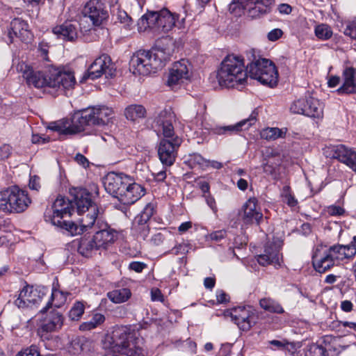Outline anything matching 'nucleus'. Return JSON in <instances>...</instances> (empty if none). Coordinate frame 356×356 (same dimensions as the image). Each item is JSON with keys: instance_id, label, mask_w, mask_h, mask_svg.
I'll use <instances>...</instances> for the list:
<instances>
[{"instance_id": "nucleus-1", "label": "nucleus", "mask_w": 356, "mask_h": 356, "mask_svg": "<svg viewBox=\"0 0 356 356\" xmlns=\"http://www.w3.org/2000/svg\"><path fill=\"white\" fill-rule=\"evenodd\" d=\"M109 343L105 347L103 356H147V351L144 350L140 339L136 338L127 327H115L111 337L106 339Z\"/></svg>"}, {"instance_id": "nucleus-2", "label": "nucleus", "mask_w": 356, "mask_h": 356, "mask_svg": "<svg viewBox=\"0 0 356 356\" xmlns=\"http://www.w3.org/2000/svg\"><path fill=\"white\" fill-rule=\"evenodd\" d=\"M356 254V236L348 245L336 244L330 247L317 248L312 257L314 269L323 273L344 260L353 258Z\"/></svg>"}, {"instance_id": "nucleus-3", "label": "nucleus", "mask_w": 356, "mask_h": 356, "mask_svg": "<svg viewBox=\"0 0 356 356\" xmlns=\"http://www.w3.org/2000/svg\"><path fill=\"white\" fill-rule=\"evenodd\" d=\"M216 78L222 88H234L243 84L248 78L243 60L233 54L227 56L216 71Z\"/></svg>"}, {"instance_id": "nucleus-4", "label": "nucleus", "mask_w": 356, "mask_h": 356, "mask_svg": "<svg viewBox=\"0 0 356 356\" xmlns=\"http://www.w3.org/2000/svg\"><path fill=\"white\" fill-rule=\"evenodd\" d=\"M246 55L250 60L246 69L248 70L250 76L264 86L270 88L276 86L278 73L274 63L268 59L261 58L254 49L248 51Z\"/></svg>"}, {"instance_id": "nucleus-5", "label": "nucleus", "mask_w": 356, "mask_h": 356, "mask_svg": "<svg viewBox=\"0 0 356 356\" xmlns=\"http://www.w3.org/2000/svg\"><path fill=\"white\" fill-rule=\"evenodd\" d=\"M17 70L22 73L29 85H33L36 88H56L60 87L61 84L63 86V74L54 67L47 66L42 70L33 72L26 63H20L17 65Z\"/></svg>"}, {"instance_id": "nucleus-6", "label": "nucleus", "mask_w": 356, "mask_h": 356, "mask_svg": "<svg viewBox=\"0 0 356 356\" xmlns=\"http://www.w3.org/2000/svg\"><path fill=\"white\" fill-rule=\"evenodd\" d=\"M70 198L68 197V214L70 215V206L76 207V212L79 216H83L79 222L87 221L88 222H95L97 219L101 220L102 213L99 208L92 199L91 194L85 188H72L68 192Z\"/></svg>"}, {"instance_id": "nucleus-7", "label": "nucleus", "mask_w": 356, "mask_h": 356, "mask_svg": "<svg viewBox=\"0 0 356 356\" xmlns=\"http://www.w3.org/2000/svg\"><path fill=\"white\" fill-rule=\"evenodd\" d=\"M167 59L160 49L154 51L139 50L132 56L130 66L134 69V74L145 76L163 68Z\"/></svg>"}, {"instance_id": "nucleus-8", "label": "nucleus", "mask_w": 356, "mask_h": 356, "mask_svg": "<svg viewBox=\"0 0 356 356\" xmlns=\"http://www.w3.org/2000/svg\"><path fill=\"white\" fill-rule=\"evenodd\" d=\"M1 200L4 202L1 206H6V209L17 213L26 210L31 201L27 192L20 189L18 186H13L0 194ZM2 209L5 208L1 207Z\"/></svg>"}, {"instance_id": "nucleus-9", "label": "nucleus", "mask_w": 356, "mask_h": 356, "mask_svg": "<svg viewBox=\"0 0 356 356\" xmlns=\"http://www.w3.org/2000/svg\"><path fill=\"white\" fill-rule=\"evenodd\" d=\"M116 68L111 57L107 54H102L97 57L88 67L83 79L95 80L105 75L106 78H113L115 76Z\"/></svg>"}, {"instance_id": "nucleus-10", "label": "nucleus", "mask_w": 356, "mask_h": 356, "mask_svg": "<svg viewBox=\"0 0 356 356\" xmlns=\"http://www.w3.org/2000/svg\"><path fill=\"white\" fill-rule=\"evenodd\" d=\"M292 113L303 115L312 118H322L323 116V105L314 97L299 99L292 102L290 106Z\"/></svg>"}, {"instance_id": "nucleus-11", "label": "nucleus", "mask_w": 356, "mask_h": 356, "mask_svg": "<svg viewBox=\"0 0 356 356\" xmlns=\"http://www.w3.org/2000/svg\"><path fill=\"white\" fill-rule=\"evenodd\" d=\"M182 143L179 136L172 139H161L158 147V155L161 162L165 166L174 164L177 156L178 149Z\"/></svg>"}, {"instance_id": "nucleus-12", "label": "nucleus", "mask_w": 356, "mask_h": 356, "mask_svg": "<svg viewBox=\"0 0 356 356\" xmlns=\"http://www.w3.org/2000/svg\"><path fill=\"white\" fill-rule=\"evenodd\" d=\"M47 292L48 289L45 287L26 286L21 290L15 304L19 308L31 307L41 302Z\"/></svg>"}, {"instance_id": "nucleus-13", "label": "nucleus", "mask_w": 356, "mask_h": 356, "mask_svg": "<svg viewBox=\"0 0 356 356\" xmlns=\"http://www.w3.org/2000/svg\"><path fill=\"white\" fill-rule=\"evenodd\" d=\"M258 111L257 109L252 111L249 118L244 119L235 124L227 126H215L211 129V133L218 136H232L238 134L242 130L248 129L257 121Z\"/></svg>"}, {"instance_id": "nucleus-14", "label": "nucleus", "mask_w": 356, "mask_h": 356, "mask_svg": "<svg viewBox=\"0 0 356 356\" xmlns=\"http://www.w3.org/2000/svg\"><path fill=\"white\" fill-rule=\"evenodd\" d=\"M130 177L122 172H110L103 178L106 192L114 197H121Z\"/></svg>"}, {"instance_id": "nucleus-15", "label": "nucleus", "mask_w": 356, "mask_h": 356, "mask_svg": "<svg viewBox=\"0 0 356 356\" xmlns=\"http://www.w3.org/2000/svg\"><path fill=\"white\" fill-rule=\"evenodd\" d=\"M83 13L96 26L101 25L108 16L102 0H89L84 7Z\"/></svg>"}, {"instance_id": "nucleus-16", "label": "nucleus", "mask_w": 356, "mask_h": 356, "mask_svg": "<svg viewBox=\"0 0 356 356\" xmlns=\"http://www.w3.org/2000/svg\"><path fill=\"white\" fill-rule=\"evenodd\" d=\"M239 5L252 18L258 17L270 11L274 0H237Z\"/></svg>"}, {"instance_id": "nucleus-17", "label": "nucleus", "mask_w": 356, "mask_h": 356, "mask_svg": "<svg viewBox=\"0 0 356 356\" xmlns=\"http://www.w3.org/2000/svg\"><path fill=\"white\" fill-rule=\"evenodd\" d=\"M232 321L238 325L239 329L248 331L254 323V315L250 307H238L232 309L230 312Z\"/></svg>"}, {"instance_id": "nucleus-18", "label": "nucleus", "mask_w": 356, "mask_h": 356, "mask_svg": "<svg viewBox=\"0 0 356 356\" xmlns=\"http://www.w3.org/2000/svg\"><path fill=\"white\" fill-rule=\"evenodd\" d=\"M172 118L171 113L164 110L161 111L154 120V127L162 134L163 139H172L177 136L175 135Z\"/></svg>"}, {"instance_id": "nucleus-19", "label": "nucleus", "mask_w": 356, "mask_h": 356, "mask_svg": "<svg viewBox=\"0 0 356 356\" xmlns=\"http://www.w3.org/2000/svg\"><path fill=\"white\" fill-rule=\"evenodd\" d=\"M188 60L181 59L179 61L175 62L170 69L167 85L173 88L183 82L184 79H188Z\"/></svg>"}, {"instance_id": "nucleus-20", "label": "nucleus", "mask_w": 356, "mask_h": 356, "mask_svg": "<svg viewBox=\"0 0 356 356\" xmlns=\"http://www.w3.org/2000/svg\"><path fill=\"white\" fill-rule=\"evenodd\" d=\"M93 126H105L112 122L114 112L112 108L106 106H97L88 108Z\"/></svg>"}, {"instance_id": "nucleus-21", "label": "nucleus", "mask_w": 356, "mask_h": 356, "mask_svg": "<svg viewBox=\"0 0 356 356\" xmlns=\"http://www.w3.org/2000/svg\"><path fill=\"white\" fill-rule=\"evenodd\" d=\"M280 243H277L276 242L266 243L264 246V253L256 257L257 261L263 266L273 264L280 265Z\"/></svg>"}, {"instance_id": "nucleus-22", "label": "nucleus", "mask_w": 356, "mask_h": 356, "mask_svg": "<svg viewBox=\"0 0 356 356\" xmlns=\"http://www.w3.org/2000/svg\"><path fill=\"white\" fill-rule=\"evenodd\" d=\"M63 323V318L58 312L52 310L43 320L41 321L38 333L41 337H45L47 333L52 332L60 329Z\"/></svg>"}, {"instance_id": "nucleus-23", "label": "nucleus", "mask_w": 356, "mask_h": 356, "mask_svg": "<svg viewBox=\"0 0 356 356\" xmlns=\"http://www.w3.org/2000/svg\"><path fill=\"white\" fill-rule=\"evenodd\" d=\"M331 156L345 163L356 172V152L344 145H338L330 148Z\"/></svg>"}, {"instance_id": "nucleus-24", "label": "nucleus", "mask_w": 356, "mask_h": 356, "mask_svg": "<svg viewBox=\"0 0 356 356\" xmlns=\"http://www.w3.org/2000/svg\"><path fill=\"white\" fill-rule=\"evenodd\" d=\"M88 108L75 112L70 118L68 134L81 132L86 127L93 126Z\"/></svg>"}, {"instance_id": "nucleus-25", "label": "nucleus", "mask_w": 356, "mask_h": 356, "mask_svg": "<svg viewBox=\"0 0 356 356\" xmlns=\"http://www.w3.org/2000/svg\"><path fill=\"white\" fill-rule=\"evenodd\" d=\"M146 189L142 185L132 182L131 177L120 197L125 204H132L145 195Z\"/></svg>"}, {"instance_id": "nucleus-26", "label": "nucleus", "mask_w": 356, "mask_h": 356, "mask_svg": "<svg viewBox=\"0 0 356 356\" xmlns=\"http://www.w3.org/2000/svg\"><path fill=\"white\" fill-rule=\"evenodd\" d=\"M243 220L250 222H259L263 218L258 200L255 197H250L243 205Z\"/></svg>"}, {"instance_id": "nucleus-27", "label": "nucleus", "mask_w": 356, "mask_h": 356, "mask_svg": "<svg viewBox=\"0 0 356 356\" xmlns=\"http://www.w3.org/2000/svg\"><path fill=\"white\" fill-rule=\"evenodd\" d=\"M10 42H13V36L19 38L22 41L28 42L31 39L32 35L29 29V25L21 18H15L10 23L9 31Z\"/></svg>"}, {"instance_id": "nucleus-28", "label": "nucleus", "mask_w": 356, "mask_h": 356, "mask_svg": "<svg viewBox=\"0 0 356 356\" xmlns=\"http://www.w3.org/2000/svg\"><path fill=\"white\" fill-rule=\"evenodd\" d=\"M343 84L337 90L339 95L356 93V70L353 67H348L343 72Z\"/></svg>"}, {"instance_id": "nucleus-29", "label": "nucleus", "mask_w": 356, "mask_h": 356, "mask_svg": "<svg viewBox=\"0 0 356 356\" xmlns=\"http://www.w3.org/2000/svg\"><path fill=\"white\" fill-rule=\"evenodd\" d=\"M117 236V232L114 229L106 227L96 232L93 236V239L99 250H106L110 244L114 243Z\"/></svg>"}, {"instance_id": "nucleus-30", "label": "nucleus", "mask_w": 356, "mask_h": 356, "mask_svg": "<svg viewBox=\"0 0 356 356\" xmlns=\"http://www.w3.org/2000/svg\"><path fill=\"white\" fill-rule=\"evenodd\" d=\"M93 351L92 343L88 340L76 339L68 346V353L74 355L88 356Z\"/></svg>"}, {"instance_id": "nucleus-31", "label": "nucleus", "mask_w": 356, "mask_h": 356, "mask_svg": "<svg viewBox=\"0 0 356 356\" xmlns=\"http://www.w3.org/2000/svg\"><path fill=\"white\" fill-rule=\"evenodd\" d=\"M177 19L178 15L170 13L168 9H162L159 10V28L167 33L175 26Z\"/></svg>"}, {"instance_id": "nucleus-32", "label": "nucleus", "mask_w": 356, "mask_h": 356, "mask_svg": "<svg viewBox=\"0 0 356 356\" xmlns=\"http://www.w3.org/2000/svg\"><path fill=\"white\" fill-rule=\"evenodd\" d=\"M71 248H76L79 253L84 257H89L95 250H99L94 239H81L80 241H74L70 245Z\"/></svg>"}, {"instance_id": "nucleus-33", "label": "nucleus", "mask_w": 356, "mask_h": 356, "mask_svg": "<svg viewBox=\"0 0 356 356\" xmlns=\"http://www.w3.org/2000/svg\"><path fill=\"white\" fill-rule=\"evenodd\" d=\"M51 222H61V220L67 214V205L65 197L58 195L52 205Z\"/></svg>"}, {"instance_id": "nucleus-34", "label": "nucleus", "mask_w": 356, "mask_h": 356, "mask_svg": "<svg viewBox=\"0 0 356 356\" xmlns=\"http://www.w3.org/2000/svg\"><path fill=\"white\" fill-rule=\"evenodd\" d=\"M107 298L113 303L120 304L127 302L131 296L129 288L116 289L107 293Z\"/></svg>"}, {"instance_id": "nucleus-35", "label": "nucleus", "mask_w": 356, "mask_h": 356, "mask_svg": "<svg viewBox=\"0 0 356 356\" xmlns=\"http://www.w3.org/2000/svg\"><path fill=\"white\" fill-rule=\"evenodd\" d=\"M66 296L63 292L57 289H53L51 296V300H48L46 306L40 310L42 314L47 312L48 309L52 306L59 308L65 304Z\"/></svg>"}, {"instance_id": "nucleus-36", "label": "nucleus", "mask_w": 356, "mask_h": 356, "mask_svg": "<svg viewBox=\"0 0 356 356\" xmlns=\"http://www.w3.org/2000/svg\"><path fill=\"white\" fill-rule=\"evenodd\" d=\"M124 115L127 120L134 121L138 118H145L146 115V109L143 105L131 104L125 108Z\"/></svg>"}, {"instance_id": "nucleus-37", "label": "nucleus", "mask_w": 356, "mask_h": 356, "mask_svg": "<svg viewBox=\"0 0 356 356\" xmlns=\"http://www.w3.org/2000/svg\"><path fill=\"white\" fill-rule=\"evenodd\" d=\"M260 307L270 313L283 314L284 310L282 305L275 300L270 298H264L259 301Z\"/></svg>"}, {"instance_id": "nucleus-38", "label": "nucleus", "mask_w": 356, "mask_h": 356, "mask_svg": "<svg viewBox=\"0 0 356 356\" xmlns=\"http://www.w3.org/2000/svg\"><path fill=\"white\" fill-rule=\"evenodd\" d=\"M105 321V316L99 313H96L92 315V318L89 321L83 322L79 325L81 331H90L99 325H102Z\"/></svg>"}, {"instance_id": "nucleus-39", "label": "nucleus", "mask_w": 356, "mask_h": 356, "mask_svg": "<svg viewBox=\"0 0 356 356\" xmlns=\"http://www.w3.org/2000/svg\"><path fill=\"white\" fill-rule=\"evenodd\" d=\"M47 129L56 133L60 139H65L67 136V120H61L51 122L47 125Z\"/></svg>"}, {"instance_id": "nucleus-40", "label": "nucleus", "mask_w": 356, "mask_h": 356, "mask_svg": "<svg viewBox=\"0 0 356 356\" xmlns=\"http://www.w3.org/2000/svg\"><path fill=\"white\" fill-rule=\"evenodd\" d=\"M261 138L268 140H275L280 138H284L286 131H283L277 127H268L261 132Z\"/></svg>"}, {"instance_id": "nucleus-41", "label": "nucleus", "mask_w": 356, "mask_h": 356, "mask_svg": "<svg viewBox=\"0 0 356 356\" xmlns=\"http://www.w3.org/2000/svg\"><path fill=\"white\" fill-rule=\"evenodd\" d=\"M315 35L321 40H327L333 35L331 27L326 24H321L315 26Z\"/></svg>"}, {"instance_id": "nucleus-42", "label": "nucleus", "mask_w": 356, "mask_h": 356, "mask_svg": "<svg viewBox=\"0 0 356 356\" xmlns=\"http://www.w3.org/2000/svg\"><path fill=\"white\" fill-rule=\"evenodd\" d=\"M281 197L282 201L286 203L289 207L293 208L298 205V200L292 194L291 187L289 186H284L282 190Z\"/></svg>"}, {"instance_id": "nucleus-43", "label": "nucleus", "mask_w": 356, "mask_h": 356, "mask_svg": "<svg viewBox=\"0 0 356 356\" xmlns=\"http://www.w3.org/2000/svg\"><path fill=\"white\" fill-rule=\"evenodd\" d=\"M85 306L82 302L76 301L68 312L72 321H79L84 313Z\"/></svg>"}, {"instance_id": "nucleus-44", "label": "nucleus", "mask_w": 356, "mask_h": 356, "mask_svg": "<svg viewBox=\"0 0 356 356\" xmlns=\"http://www.w3.org/2000/svg\"><path fill=\"white\" fill-rule=\"evenodd\" d=\"M94 224H68V234L72 236L88 232Z\"/></svg>"}, {"instance_id": "nucleus-45", "label": "nucleus", "mask_w": 356, "mask_h": 356, "mask_svg": "<svg viewBox=\"0 0 356 356\" xmlns=\"http://www.w3.org/2000/svg\"><path fill=\"white\" fill-rule=\"evenodd\" d=\"M343 33L351 39L356 40V17L346 22Z\"/></svg>"}, {"instance_id": "nucleus-46", "label": "nucleus", "mask_w": 356, "mask_h": 356, "mask_svg": "<svg viewBox=\"0 0 356 356\" xmlns=\"http://www.w3.org/2000/svg\"><path fill=\"white\" fill-rule=\"evenodd\" d=\"M307 356H328V354L324 346L313 343L309 346Z\"/></svg>"}, {"instance_id": "nucleus-47", "label": "nucleus", "mask_w": 356, "mask_h": 356, "mask_svg": "<svg viewBox=\"0 0 356 356\" xmlns=\"http://www.w3.org/2000/svg\"><path fill=\"white\" fill-rule=\"evenodd\" d=\"M154 215V208L151 205H147L140 214V219L138 222H148L152 220Z\"/></svg>"}, {"instance_id": "nucleus-48", "label": "nucleus", "mask_w": 356, "mask_h": 356, "mask_svg": "<svg viewBox=\"0 0 356 356\" xmlns=\"http://www.w3.org/2000/svg\"><path fill=\"white\" fill-rule=\"evenodd\" d=\"M118 18L120 23L124 24L126 29L131 30L132 29L134 24L133 19L126 12H119Z\"/></svg>"}, {"instance_id": "nucleus-49", "label": "nucleus", "mask_w": 356, "mask_h": 356, "mask_svg": "<svg viewBox=\"0 0 356 356\" xmlns=\"http://www.w3.org/2000/svg\"><path fill=\"white\" fill-rule=\"evenodd\" d=\"M143 15L146 16L151 28L154 26L159 28V11L147 12Z\"/></svg>"}, {"instance_id": "nucleus-50", "label": "nucleus", "mask_w": 356, "mask_h": 356, "mask_svg": "<svg viewBox=\"0 0 356 356\" xmlns=\"http://www.w3.org/2000/svg\"><path fill=\"white\" fill-rule=\"evenodd\" d=\"M73 160L76 163L79 165L81 166L84 169H88L90 168V162L89 160L82 154L77 153L74 157Z\"/></svg>"}, {"instance_id": "nucleus-51", "label": "nucleus", "mask_w": 356, "mask_h": 356, "mask_svg": "<svg viewBox=\"0 0 356 356\" xmlns=\"http://www.w3.org/2000/svg\"><path fill=\"white\" fill-rule=\"evenodd\" d=\"M52 32L58 38H63L65 40L67 38V25L65 24V22L63 23L61 25L54 27Z\"/></svg>"}, {"instance_id": "nucleus-52", "label": "nucleus", "mask_w": 356, "mask_h": 356, "mask_svg": "<svg viewBox=\"0 0 356 356\" xmlns=\"http://www.w3.org/2000/svg\"><path fill=\"white\" fill-rule=\"evenodd\" d=\"M146 267L147 264L140 261H132L129 265V268L136 273H141Z\"/></svg>"}, {"instance_id": "nucleus-53", "label": "nucleus", "mask_w": 356, "mask_h": 356, "mask_svg": "<svg viewBox=\"0 0 356 356\" xmlns=\"http://www.w3.org/2000/svg\"><path fill=\"white\" fill-rule=\"evenodd\" d=\"M78 38V29L75 24H68V41H75Z\"/></svg>"}, {"instance_id": "nucleus-54", "label": "nucleus", "mask_w": 356, "mask_h": 356, "mask_svg": "<svg viewBox=\"0 0 356 356\" xmlns=\"http://www.w3.org/2000/svg\"><path fill=\"white\" fill-rule=\"evenodd\" d=\"M138 30L139 32H144L148 28H151L146 16L143 15L137 22Z\"/></svg>"}, {"instance_id": "nucleus-55", "label": "nucleus", "mask_w": 356, "mask_h": 356, "mask_svg": "<svg viewBox=\"0 0 356 356\" xmlns=\"http://www.w3.org/2000/svg\"><path fill=\"white\" fill-rule=\"evenodd\" d=\"M283 35V31L280 29H274L271 30L267 35L270 41L274 42L280 39Z\"/></svg>"}, {"instance_id": "nucleus-56", "label": "nucleus", "mask_w": 356, "mask_h": 356, "mask_svg": "<svg viewBox=\"0 0 356 356\" xmlns=\"http://www.w3.org/2000/svg\"><path fill=\"white\" fill-rule=\"evenodd\" d=\"M262 168L264 172L268 175H273L275 173V165L266 159L262 163Z\"/></svg>"}, {"instance_id": "nucleus-57", "label": "nucleus", "mask_w": 356, "mask_h": 356, "mask_svg": "<svg viewBox=\"0 0 356 356\" xmlns=\"http://www.w3.org/2000/svg\"><path fill=\"white\" fill-rule=\"evenodd\" d=\"M11 153V147L4 144L0 147V160L8 159Z\"/></svg>"}, {"instance_id": "nucleus-58", "label": "nucleus", "mask_w": 356, "mask_h": 356, "mask_svg": "<svg viewBox=\"0 0 356 356\" xmlns=\"http://www.w3.org/2000/svg\"><path fill=\"white\" fill-rule=\"evenodd\" d=\"M203 197L205 198L206 202L207 205L211 209V210L216 213L218 211L216 200L213 197L211 196V194L203 195Z\"/></svg>"}, {"instance_id": "nucleus-59", "label": "nucleus", "mask_w": 356, "mask_h": 356, "mask_svg": "<svg viewBox=\"0 0 356 356\" xmlns=\"http://www.w3.org/2000/svg\"><path fill=\"white\" fill-rule=\"evenodd\" d=\"M29 186L31 190L38 191L40 188V177L36 175L31 176L29 179Z\"/></svg>"}, {"instance_id": "nucleus-60", "label": "nucleus", "mask_w": 356, "mask_h": 356, "mask_svg": "<svg viewBox=\"0 0 356 356\" xmlns=\"http://www.w3.org/2000/svg\"><path fill=\"white\" fill-rule=\"evenodd\" d=\"M327 213L330 216H341L344 213V209L339 206H331L327 208Z\"/></svg>"}, {"instance_id": "nucleus-61", "label": "nucleus", "mask_w": 356, "mask_h": 356, "mask_svg": "<svg viewBox=\"0 0 356 356\" xmlns=\"http://www.w3.org/2000/svg\"><path fill=\"white\" fill-rule=\"evenodd\" d=\"M226 236V231L221 229L212 232L210 234V238L213 241H220Z\"/></svg>"}, {"instance_id": "nucleus-62", "label": "nucleus", "mask_w": 356, "mask_h": 356, "mask_svg": "<svg viewBox=\"0 0 356 356\" xmlns=\"http://www.w3.org/2000/svg\"><path fill=\"white\" fill-rule=\"evenodd\" d=\"M151 298L153 301H163V296L159 289H152L151 291Z\"/></svg>"}, {"instance_id": "nucleus-63", "label": "nucleus", "mask_w": 356, "mask_h": 356, "mask_svg": "<svg viewBox=\"0 0 356 356\" xmlns=\"http://www.w3.org/2000/svg\"><path fill=\"white\" fill-rule=\"evenodd\" d=\"M216 300L218 303H225L229 301L228 295L222 290L216 291Z\"/></svg>"}, {"instance_id": "nucleus-64", "label": "nucleus", "mask_w": 356, "mask_h": 356, "mask_svg": "<svg viewBox=\"0 0 356 356\" xmlns=\"http://www.w3.org/2000/svg\"><path fill=\"white\" fill-rule=\"evenodd\" d=\"M277 10L282 15H289L292 11V7L288 3H280L277 6Z\"/></svg>"}]
</instances>
